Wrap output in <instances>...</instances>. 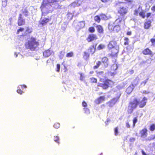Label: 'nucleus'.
Listing matches in <instances>:
<instances>
[{
    "mask_svg": "<svg viewBox=\"0 0 155 155\" xmlns=\"http://www.w3.org/2000/svg\"><path fill=\"white\" fill-rule=\"evenodd\" d=\"M107 48L111 51L109 54V56L112 58H117L119 52V46L116 41L114 40L110 41L107 45Z\"/></svg>",
    "mask_w": 155,
    "mask_h": 155,
    "instance_id": "f257e3e1",
    "label": "nucleus"
},
{
    "mask_svg": "<svg viewBox=\"0 0 155 155\" xmlns=\"http://www.w3.org/2000/svg\"><path fill=\"white\" fill-rule=\"evenodd\" d=\"M39 45V42L36 41L35 38L33 37H31L25 45L26 49H29L31 51L36 50L38 48Z\"/></svg>",
    "mask_w": 155,
    "mask_h": 155,
    "instance_id": "f03ea898",
    "label": "nucleus"
},
{
    "mask_svg": "<svg viewBox=\"0 0 155 155\" xmlns=\"http://www.w3.org/2000/svg\"><path fill=\"white\" fill-rule=\"evenodd\" d=\"M122 21V18H118L115 21L116 25H115L112 24H109L108 29L110 32H113L117 33L120 30V24Z\"/></svg>",
    "mask_w": 155,
    "mask_h": 155,
    "instance_id": "7ed1b4c3",
    "label": "nucleus"
},
{
    "mask_svg": "<svg viewBox=\"0 0 155 155\" xmlns=\"http://www.w3.org/2000/svg\"><path fill=\"white\" fill-rule=\"evenodd\" d=\"M138 99L137 98H134L133 101H130L128 104L127 111L128 114H132L134 110L138 106Z\"/></svg>",
    "mask_w": 155,
    "mask_h": 155,
    "instance_id": "20e7f679",
    "label": "nucleus"
},
{
    "mask_svg": "<svg viewBox=\"0 0 155 155\" xmlns=\"http://www.w3.org/2000/svg\"><path fill=\"white\" fill-rule=\"evenodd\" d=\"M100 81L103 82V83H99L98 84L97 86L101 87L103 89L105 90L109 87H112L114 85V81L109 79H106L104 80L103 79H101Z\"/></svg>",
    "mask_w": 155,
    "mask_h": 155,
    "instance_id": "39448f33",
    "label": "nucleus"
},
{
    "mask_svg": "<svg viewBox=\"0 0 155 155\" xmlns=\"http://www.w3.org/2000/svg\"><path fill=\"white\" fill-rule=\"evenodd\" d=\"M138 14L143 18H145V12L143 9L141 5H139L137 9H135L134 11V15L137 16Z\"/></svg>",
    "mask_w": 155,
    "mask_h": 155,
    "instance_id": "423d86ee",
    "label": "nucleus"
},
{
    "mask_svg": "<svg viewBox=\"0 0 155 155\" xmlns=\"http://www.w3.org/2000/svg\"><path fill=\"white\" fill-rule=\"evenodd\" d=\"M128 12V8L125 6H120L118 8L117 13L122 17H124Z\"/></svg>",
    "mask_w": 155,
    "mask_h": 155,
    "instance_id": "0eeeda50",
    "label": "nucleus"
},
{
    "mask_svg": "<svg viewBox=\"0 0 155 155\" xmlns=\"http://www.w3.org/2000/svg\"><path fill=\"white\" fill-rule=\"evenodd\" d=\"M121 95V94L119 92L117 93L116 94V97L107 102V104H108L110 107H112L118 101Z\"/></svg>",
    "mask_w": 155,
    "mask_h": 155,
    "instance_id": "6e6552de",
    "label": "nucleus"
},
{
    "mask_svg": "<svg viewBox=\"0 0 155 155\" xmlns=\"http://www.w3.org/2000/svg\"><path fill=\"white\" fill-rule=\"evenodd\" d=\"M134 84L132 83L126 89V92L128 94H129L133 91L134 87L138 84V82L137 80L134 81Z\"/></svg>",
    "mask_w": 155,
    "mask_h": 155,
    "instance_id": "1a4fd4ad",
    "label": "nucleus"
},
{
    "mask_svg": "<svg viewBox=\"0 0 155 155\" xmlns=\"http://www.w3.org/2000/svg\"><path fill=\"white\" fill-rule=\"evenodd\" d=\"M118 68V66L115 63L112 65L111 67L110 70L111 71H112L113 72H109V73L111 76H114L117 74V72L116 71V70Z\"/></svg>",
    "mask_w": 155,
    "mask_h": 155,
    "instance_id": "9d476101",
    "label": "nucleus"
},
{
    "mask_svg": "<svg viewBox=\"0 0 155 155\" xmlns=\"http://www.w3.org/2000/svg\"><path fill=\"white\" fill-rule=\"evenodd\" d=\"M98 39V37L96 34H89L86 38V40L88 42H90L96 40Z\"/></svg>",
    "mask_w": 155,
    "mask_h": 155,
    "instance_id": "9b49d317",
    "label": "nucleus"
},
{
    "mask_svg": "<svg viewBox=\"0 0 155 155\" xmlns=\"http://www.w3.org/2000/svg\"><path fill=\"white\" fill-rule=\"evenodd\" d=\"M25 20L23 18L22 14H19L18 18L17 24L19 26H21L24 25L25 24Z\"/></svg>",
    "mask_w": 155,
    "mask_h": 155,
    "instance_id": "f8f14e48",
    "label": "nucleus"
},
{
    "mask_svg": "<svg viewBox=\"0 0 155 155\" xmlns=\"http://www.w3.org/2000/svg\"><path fill=\"white\" fill-rule=\"evenodd\" d=\"M147 100V98L144 97L140 101L138 100V106H139V107L142 108L144 107L146 104Z\"/></svg>",
    "mask_w": 155,
    "mask_h": 155,
    "instance_id": "ddd939ff",
    "label": "nucleus"
},
{
    "mask_svg": "<svg viewBox=\"0 0 155 155\" xmlns=\"http://www.w3.org/2000/svg\"><path fill=\"white\" fill-rule=\"evenodd\" d=\"M142 53L144 55H149L152 57L153 55V52L148 48L144 49L142 51Z\"/></svg>",
    "mask_w": 155,
    "mask_h": 155,
    "instance_id": "4468645a",
    "label": "nucleus"
},
{
    "mask_svg": "<svg viewBox=\"0 0 155 155\" xmlns=\"http://www.w3.org/2000/svg\"><path fill=\"white\" fill-rule=\"evenodd\" d=\"M51 17H48V18H45L39 21V24L41 25H46L48 22L51 21Z\"/></svg>",
    "mask_w": 155,
    "mask_h": 155,
    "instance_id": "2eb2a0df",
    "label": "nucleus"
},
{
    "mask_svg": "<svg viewBox=\"0 0 155 155\" xmlns=\"http://www.w3.org/2000/svg\"><path fill=\"white\" fill-rule=\"evenodd\" d=\"M148 130L146 128H144L140 130V133L142 137H146L148 135Z\"/></svg>",
    "mask_w": 155,
    "mask_h": 155,
    "instance_id": "dca6fc26",
    "label": "nucleus"
},
{
    "mask_svg": "<svg viewBox=\"0 0 155 155\" xmlns=\"http://www.w3.org/2000/svg\"><path fill=\"white\" fill-rule=\"evenodd\" d=\"M96 44L93 45L88 49L87 52L91 54H93L94 53L96 49Z\"/></svg>",
    "mask_w": 155,
    "mask_h": 155,
    "instance_id": "f3484780",
    "label": "nucleus"
},
{
    "mask_svg": "<svg viewBox=\"0 0 155 155\" xmlns=\"http://www.w3.org/2000/svg\"><path fill=\"white\" fill-rule=\"evenodd\" d=\"M105 97L104 96H101L97 98L94 101L96 104H99L105 101Z\"/></svg>",
    "mask_w": 155,
    "mask_h": 155,
    "instance_id": "a211bd4d",
    "label": "nucleus"
},
{
    "mask_svg": "<svg viewBox=\"0 0 155 155\" xmlns=\"http://www.w3.org/2000/svg\"><path fill=\"white\" fill-rule=\"evenodd\" d=\"M151 21L150 20H148L144 23V28L145 29H148L151 26Z\"/></svg>",
    "mask_w": 155,
    "mask_h": 155,
    "instance_id": "6ab92c4d",
    "label": "nucleus"
},
{
    "mask_svg": "<svg viewBox=\"0 0 155 155\" xmlns=\"http://www.w3.org/2000/svg\"><path fill=\"white\" fill-rule=\"evenodd\" d=\"M96 29L97 32L100 34H103L104 32L103 28L102 25H97L96 26Z\"/></svg>",
    "mask_w": 155,
    "mask_h": 155,
    "instance_id": "aec40b11",
    "label": "nucleus"
},
{
    "mask_svg": "<svg viewBox=\"0 0 155 155\" xmlns=\"http://www.w3.org/2000/svg\"><path fill=\"white\" fill-rule=\"evenodd\" d=\"M101 62L103 63L105 67H107L108 65V59L106 57H104L101 59Z\"/></svg>",
    "mask_w": 155,
    "mask_h": 155,
    "instance_id": "412c9836",
    "label": "nucleus"
},
{
    "mask_svg": "<svg viewBox=\"0 0 155 155\" xmlns=\"http://www.w3.org/2000/svg\"><path fill=\"white\" fill-rule=\"evenodd\" d=\"M51 54L50 51L49 50H45L43 52V55L45 58L48 57Z\"/></svg>",
    "mask_w": 155,
    "mask_h": 155,
    "instance_id": "4be33fe9",
    "label": "nucleus"
},
{
    "mask_svg": "<svg viewBox=\"0 0 155 155\" xmlns=\"http://www.w3.org/2000/svg\"><path fill=\"white\" fill-rule=\"evenodd\" d=\"M82 105L83 107H85L84 108V111L85 112H88L89 113L90 112L88 108H86V107H87V104L84 101H83V102H82Z\"/></svg>",
    "mask_w": 155,
    "mask_h": 155,
    "instance_id": "5701e85b",
    "label": "nucleus"
},
{
    "mask_svg": "<svg viewBox=\"0 0 155 155\" xmlns=\"http://www.w3.org/2000/svg\"><path fill=\"white\" fill-rule=\"evenodd\" d=\"M85 26L84 21H81L79 22L78 24V28L80 29L84 27Z\"/></svg>",
    "mask_w": 155,
    "mask_h": 155,
    "instance_id": "b1692460",
    "label": "nucleus"
},
{
    "mask_svg": "<svg viewBox=\"0 0 155 155\" xmlns=\"http://www.w3.org/2000/svg\"><path fill=\"white\" fill-rule=\"evenodd\" d=\"M22 13L26 16H27L28 15V11L27 7L25 8L24 9L22 10Z\"/></svg>",
    "mask_w": 155,
    "mask_h": 155,
    "instance_id": "393cba45",
    "label": "nucleus"
},
{
    "mask_svg": "<svg viewBox=\"0 0 155 155\" xmlns=\"http://www.w3.org/2000/svg\"><path fill=\"white\" fill-rule=\"evenodd\" d=\"M94 21L97 23H100L101 21V18L100 15H97L94 17Z\"/></svg>",
    "mask_w": 155,
    "mask_h": 155,
    "instance_id": "a878e982",
    "label": "nucleus"
},
{
    "mask_svg": "<svg viewBox=\"0 0 155 155\" xmlns=\"http://www.w3.org/2000/svg\"><path fill=\"white\" fill-rule=\"evenodd\" d=\"M100 18H101V19L103 20H106L107 19V15L103 13H101L100 15Z\"/></svg>",
    "mask_w": 155,
    "mask_h": 155,
    "instance_id": "bb28decb",
    "label": "nucleus"
},
{
    "mask_svg": "<svg viewBox=\"0 0 155 155\" xmlns=\"http://www.w3.org/2000/svg\"><path fill=\"white\" fill-rule=\"evenodd\" d=\"M84 54L83 57L84 58L87 59L89 57L90 54L87 51H84Z\"/></svg>",
    "mask_w": 155,
    "mask_h": 155,
    "instance_id": "cd10ccee",
    "label": "nucleus"
},
{
    "mask_svg": "<svg viewBox=\"0 0 155 155\" xmlns=\"http://www.w3.org/2000/svg\"><path fill=\"white\" fill-rule=\"evenodd\" d=\"M149 129L151 131H154L155 130V124H151L150 126Z\"/></svg>",
    "mask_w": 155,
    "mask_h": 155,
    "instance_id": "c85d7f7f",
    "label": "nucleus"
},
{
    "mask_svg": "<svg viewBox=\"0 0 155 155\" xmlns=\"http://www.w3.org/2000/svg\"><path fill=\"white\" fill-rule=\"evenodd\" d=\"M32 32V28L27 27L26 28L25 32L27 34H30Z\"/></svg>",
    "mask_w": 155,
    "mask_h": 155,
    "instance_id": "c756f323",
    "label": "nucleus"
},
{
    "mask_svg": "<svg viewBox=\"0 0 155 155\" xmlns=\"http://www.w3.org/2000/svg\"><path fill=\"white\" fill-rule=\"evenodd\" d=\"M25 30V29L24 28L20 27L17 30V32H16V34H18L20 32H22L24 31Z\"/></svg>",
    "mask_w": 155,
    "mask_h": 155,
    "instance_id": "7c9ffc66",
    "label": "nucleus"
},
{
    "mask_svg": "<svg viewBox=\"0 0 155 155\" xmlns=\"http://www.w3.org/2000/svg\"><path fill=\"white\" fill-rule=\"evenodd\" d=\"M105 47V45L103 44H100L97 47V49L98 50H101L104 49Z\"/></svg>",
    "mask_w": 155,
    "mask_h": 155,
    "instance_id": "2f4dec72",
    "label": "nucleus"
},
{
    "mask_svg": "<svg viewBox=\"0 0 155 155\" xmlns=\"http://www.w3.org/2000/svg\"><path fill=\"white\" fill-rule=\"evenodd\" d=\"M74 56V53L72 51H70L67 53L66 54V57L67 58L73 57Z\"/></svg>",
    "mask_w": 155,
    "mask_h": 155,
    "instance_id": "473e14b6",
    "label": "nucleus"
},
{
    "mask_svg": "<svg viewBox=\"0 0 155 155\" xmlns=\"http://www.w3.org/2000/svg\"><path fill=\"white\" fill-rule=\"evenodd\" d=\"M132 120L133 122V127H134L135 126L136 123L137 121V117H134Z\"/></svg>",
    "mask_w": 155,
    "mask_h": 155,
    "instance_id": "72a5a7b5",
    "label": "nucleus"
},
{
    "mask_svg": "<svg viewBox=\"0 0 155 155\" xmlns=\"http://www.w3.org/2000/svg\"><path fill=\"white\" fill-rule=\"evenodd\" d=\"M88 31L90 33H93L95 31V29L94 27L91 26L88 28Z\"/></svg>",
    "mask_w": 155,
    "mask_h": 155,
    "instance_id": "f704fd0d",
    "label": "nucleus"
},
{
    "mask_svg": "<svg viewBox=\"0 0 155 155\" xmlns=\"http://www.w3.org/2000/svg\"><path fill=\"white\" fill-rule=\"evenodd\" d=\"M101 64V62L100 61H98L96 63V65L94 66V67H93L94 69H96L97 68L99 67V66Z\"/></svg>",
    "mask_w": 155,
    "mask_h": 155,
    "instance_id": "c9c22d12",
    "label": "nucleus"
},
{
    "mask_svg": "<svg viewBox=\"0 0 155 155\" xmlns=\"http://www.w3.org/2000/svg\"><path fill=\"white\" fill-rule=\"evenodd\" d=\"M90 82L91 83H96L97 82V79L94 78H90Z\"/></svg>",
    "mask_w": 155,
    "mask_h": 155,
    "instance_id": "e433bc0d",
    "label": "nucleus"
},
{
    "mask_svg": "<svg viewBox=\"0 0 155 155\" xmlns=\"http://www.w3.org/2000/svg\"><path fill=\"white\" fill-rule=\"evenodd\" d=\"M125 42L124 44L125 45H128L129 44V39L125 37L124 39Z\"/></svg>",
    "mask_w": 155,
    "mask_h": 155,
    "instance_id": "4c0bfd02",
    "label": "nucleus"
},
{
    "mask_svg": "<svg viewBox=\"0 0 155 155\" xmlns=\"http://www.w3.org/2000/svg\"><path fill=\"white\" fill-rule=\"evenodd\" d=\"M125 3L131 4L133 2V0H124Z\"/></svg>",
    "mask_w": 155,
    "mask_h": 155,
    "instance_id": "58836bf2",
    "label": "nucleus"
},
{
    "mask_svg": "<svg viewBox=\"0 0 155 155\" xmlns=\"http://www.w3.org/2000/svg\"><path fill=\"white\" fill-rule=\"evenodd\" d=\"M54 140L55 142L59 143V137L58 136H54Z\"/></svg>",
    "mask_w": 155,
    "mask_h": 155,
    "instance_id": "ea45409f",
    "label": "nucleus"
},
{
    "mask_svg": "<svg viewBox=\"0 0 155 155\" xmlns=\"http://www.w3.org/2000/svg\"><path fill=\"white\" fill-rule=\"evenodd\" d=\"M7 0L2 1V6L5 7L7 5Z\"/></svg>",
    "mask_w": 155,
    "mask_h": 155,
    "instance_id": "a19ab883",
    "label": "nucleus"
},
{
    "mask_svg": "<svg viewBox=\"0 0 155 155\" xmlns=\"http://www.w3.org/2000/svg\"><path fill=\"white\" fill-rule=\"evenodd\" d=\"M114 135L117 136L118 133V128L117 127L115 128L114 129Z\"/></svg>",
    "mask_w": 155,
    "mask_h": 155,
    "instance_id": "79ce46f5",
    "label": "nucleus"
},
{
    "mask_svg": "<svg viewBox=\"0 0 155 155\" xmlns=\"http://www.w3.org/2000/svg\"><path fill=\"white\" fill-rule=\"evenodd\" d=\"M60 125V124L58 122H56L54 124V127L56 128H58L59 127Z\"/></svg>",
    "mask_w": 155,
    "mask_h": 155,
    "instance_id": "37998d69",
    "label": "nucleus"
},
{
    "mask_svg": "<svg viewBox=\"0 0 155 155\" xmlns=\"http://www.w3.org/2000/svg\"><path fill=\"white\" fill-rule=\"evenodd\" d=\"M47 5V3H45L44 2H43L41 4V8L42 9H44L46 5Z\"/></svg>",
    "mask_w": 155,
    "mask_h": 155,
    "instance_id": "c03bdc74",
    "label": "nucleus"
},
{
    "mask_svg": "<svg viewBox=\"0 0 155 155\" xmlns=\"http://www.w3.org/2000/svg\"><path fill=\"white\" fill-rule=\"evenodd\" d=\"M155 139V135H152L151 137H149L148 139V140H153Z\"/></svg>",
    "mask_w": 155,
    "mask_h": 155,
    "instance_id": "a18cd8bd",
    "label": "nucleus"
},
{
    "mask_svg": "<svg viewBox=\"0 0 155 155\" xmlns=\"http://www.w3.org/2000/svg\"><path fill=\"white\" fill-rule=\"evenodd\" d=\"M60 65L59 64H57V69L56 71L58 72H59L60 71Z\"/></svg>",
    "mask_w": 155,
    "mask_h": 155,
    "instance_id": "49530a36",
    "label": "nucleus"
},
{
    "mask_svg": "<svg viewBox=\"0 0 155 155\" xmlns=\"http://www.w3.org/2000/svg\"><path fill=\"white\" fill-rule=\"evenodd\" d=\"M17 92L18 93L21 94H22V93H24V92L20 88L17 90Z\"/></svg>",
    "mask_w": 155,
    "mask_h": 155,
    "instance_id": "de8ad7c7",
    "label": "nucleus"
},
{
    "mask_svg": "<svg viewBox=\"0 0 155 155\" xmlns=\"http://www.w3.org/2000/svg\"><path fill=\"white\" fill-rule=\"evenodd\" d=\"M151 15V13L150 12H148L147 13L146 17L147 18H148L150 17Z\"/></svg>",
    "mask_w": 155,
    "mask_h": 155,
    "instance_id": "09e8293b",
    "label": "nucleus"
},
{
    "mask_svg": "<svg viewBox=\"0 0 155 155\" xmlns=\"http://www.w3.org/2000/svg\"><path fill=\"white\" fill-rule=\"evenodd\" d=\"M151 10L153 12H155V5L151 7Z\"/></svg>",
    "mask_w": 155,
    "mask_h": 155,
    "instance_id": "8fccbe9b",
    "label": "nucleus"
},
{
    "mask_svg": "<svg viewBox=\"0 0 155 155\" xmlns=\"http://www.w3.org/2000/svg\"><path fill=\"white\" fill-rule=\"evenodd\" d=\"M150 41L152 44L155 43V38L151 39Z\"/></svg>",
    "mask_w": 155,
    "mask_h": 155,
    "instance_id": "3c124183",
    "label": "nucleus"
},
{
    "mask_svg": "<svg viewBox=\"0 0 155 155\" xmlns=\"http://www.w3.org/2000/svg\"><path fill=\"white\" fill-rule=\"evenodd\" d=\"M126 127L127 128H129L130 127V125L128 122H127L126 123Z\"/></svg>",
    "mask_w": 155,
    "mask_h": 155,
    "instance_id": "603ef678",
    "label": "nucleus"
},
{
    "mask_svg": "<svg viewBox=\"0 0 155 155\" xmlns=\"http://www.w3.org/2000/svg\"><path fill=\"white\" fill-rule=\"evenodd\" d=\"M105 106H106L105 104H103L101 106V107L102 108V110H103L105 108Z\"/></svg>",
    "mask_w": 155,
    "mask_h": 155,
    "instance_id": "864d4df0",
    "label": "nucleus"
},
{
    "mask_svg": "<svg viewBox=\"0 0 155 155\" xmlns=\"http://www.w3.org/2000/svg\"><path fill=\"white\" fill-rule=\"evenodd\" d=\"M131 34L132 33L131 31H128L126 33L127 35H131Z\"/></svg>",
    "mask_w": 155,
    "mask_h": 155,
    "instance_id": "5fc2aeb1",
    "label": "nucleus"
},
{
    "mask_svg": "<svg viewBox=\"0 0 155 155\" xmlns=\"http://www.w3.org/2000/svg\"><path fill=\"white\" fill-rule=\"evenodd\" d=\"M135 140V138H134V137L131 138L130 139V142L134 141Z\"/></svg>",
    "mask_w": 155,
    "mask_h": 155,
    "instance_id": "6e6d98bb",
    "label": "nucleus"
},
{
    "mask_svg": "<svg viewBox=\"0 0 155 155\" xmlns=\"http://www.w3.org/2000/svg\"><path fill=\"white\" fill-rule=\"evenodd\" d=\"M101 1L103 3H106L109 1L110 0H101Z\"/></svg>",
    "mask_w": 155,
    "mask_h": 155,
    "instance_id": "4d7b16f0",
    "label": "nucleus"
},
{
    "mask_svg": "<svg viewBox=\"0 0 155 155\" xmlns=\"http://www.w3.org/2000/svg\"><path fill=\"white\" fill-rule=\"evenodd\" d=\"M60 54H62V56H60V58H62V57H63V56L64 54V52H63L62 51H61L60 52Z\"/></svg>",
    "mask_w": 155,
    "mask_h": 155,
    "instance_id": "13d9d810",
    "label": "nucleus"
},
{
    "mask_svg": "<svg viewBox=\"0 0 155 155\" xmlns=\"http://www.w3.org/2000/svg\"><path fill=\"white\" fill-rule=\"evenodd\" d=\"M21 86L22 88H26L27 87L24 84L21 85Z\"/></svg>",
    "mask_w": 155,
    "mask_h": 155,
    "instance_id": "bf43d9fd",
    "label": "nucleus"
},
{
    "mask_svg": "<svg viewBox=\"0 0 155 155\" xmlns=\"http://www.w3.org/2000/svg\"><path fill=\"white\" fill-rule=\"evenodd\" d=\"M147 82V81H146V80L144 81L141 82V84H143V85H145L146 84V83Z\"/></svg>",
    "mask_w": 155,
    "mask_h": 155,
    "instance_id": "052dcab7",
    "label": "nucleus"
},
{
    "mask_svg": "<svg viewBox=\"0 0 155 155\" xmlns=\"http://www.w3.org/2000/svg\"><path fill=\"white\" fill-rule=\"evenodd\" d=\"M58 0H51V3H54V2H57Z\"/></svg>",
    "mask_w": 155,
    "mask_h": 155,
    "instance_id": "680f3d73",
    "label": "nucleus"
},
{
    "mask_svg": "<svg viewBox=\"0 0 155 155\" xmlns=\"http://www.w3.org/2000/svg\"><path fill=\"white\" fill-rule=\"evenodd\" d=\"M134 72V71L133 70H131L129 71L130 74H133Z\"/></svg>",
    "mask_w": 155,
    "mask_h": 155,
    "instance_id": "e2e57ef3",
    "label": "nucleus"
},
{
    "mask_svg": "<svg viewBox=\"0 0 155 155\" xmlns=\"http://www.w3.org/2000/svg\"><path fill=\"white\" fill-rule=\"evenodd\" d=\"M64 72H66L68 71V69L65 66H64Z\"/></svg>",
    "mask_w": 155,
    "mask_h": 155,
    "instance_id": "0e129e2a",
    "label": "nucleus"
},
{
    "mask_svg": "<svg viewBox=\"0 0 155 155\" xmlns=\"http://www.w3.org/2000/svg\"><path fill=\"white\" fill-rule=\"evenodd\" d=\"M117 87L118 89H121L123 87H121L120 85H117Z\"/></svg>",
    "mask_w": 155,
    "mask_h": 155,
    "instance_id": "69168bd1",
    "label": "nucleus"
},
{
    "mask_svg": "<svg viewBox=\"0 0 155 155\" xmlns=\"http://www.w3.org/2000/svg\"><path fill=\"white\" fill-rule=\"evenodd\" d=\"M143 93L144 94H148L149 92H147L146 91H143Z\"/></svg>",
    "mask_w": 155,
    "mask_h": 155,
    "instance_id": "338daca9",
    "label": "nucleus"
},
{
    "mask_svg": "<svg viewBox=\"0 0 155 155\" xmlns=\"http://www.w3.org/2000/svg\"><path fill=\"white\" fill-rule=\"evenodd\" d=\"M80 80H83V77L81 76V77Z\"/></svg>",
    "mask_w": 155,
    "mask_h": 155,
    "instance_id": "774afa93",
    "label": "nucleus"
}]
</instances>
